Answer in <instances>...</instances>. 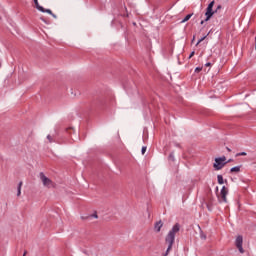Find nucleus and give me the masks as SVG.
Segmentation results:
<instances>
[{
    "label": "nucleus",
    "instance_id": "f03ea898",
    "mask_svg": "<svg viewBox=\"0 0 256 256\" xmlns=\"http://www.w3.org/2000/svg\"><path fill=\"white\" fill-rule=\"evenodd\" d=\"M225 161H227V157L225 156L215 158V162L213 164L215 171H221V169L227 165V162Z\"/></svg>",
    "mask_w": 256,
    "mask_h": 256
},
{
    "label": "nucleus",
    "instance_id": "f257e3e1",
    "mask_svg": "<svg viewBox=\"0 0 256 256\" xmlns=\"http://www.w3.org/2000/svg\"><path fill=\"white\" fill-rule=\"evenodd\" d=\"M180 230H181V225L179 223H176L166 235L165 243L166 245H168V248L164 253V256L169 255V251L173 249V245L175 244V235H177V233H179Z\"/></svg>",
    "mask_w": 256,
    "mask_h": 256
},
{
    "label": "nucleus",
    "instance_id": "f8f14e48",
    "mask_svg": "<svg viewBox=\"0 0 256 256\" xmlns=\"http://www.w3.org/2000/svg\"><path fill=\"white\" fill-rule=\"evenodd\" d=\"M217 179H218L219 185H223V183H225V181L223 180V175L219 174L217 176Z\"/></svg>",
    "mask_w": 256,
    "mask_h": 256
},
{
    "label": "nucleus",
    "instance_id": "a211bd4d",
    "mask_svg": "<svg viewBox=\"0 0 256 256\" xmlns=\"http://www.w3.org/2000/svg\"><path fill=\"white\" fill-rule=\"evenodd\" d=\"M146 151H147V146L142 147V155H145Z\"/></svg>",
    "mask_w": 256,
    "mask_h": 256
},
{
    "label": "nucleus",
    "instance_id": "6ab92c4d",
    "mask_svg": "<svg viewBox=\"0 0 256 256\" xmlns=\"http://www.w3.org/2000/svg\"><path fill=\"white\" fill-rule=\"evenodd\" d=\"M48 15H51L54 19H57V15H55L53 11H51V13H48Z\"/></svg>",
    "mask_w": 256,
    "mask_h": 256
},
{
    "label": "nucleus",
    "instance_id": "39448f33",
    "mask_svg": "<svg viewBox=\"0 0 256 256\" xmlns=\"http://www.w3.org/2000/svg\"><path fill=\"white\" fill-rule=\"evenodd\" d=\"M235 245L240 253H245L243 249V236H238L235 241Z\"/></svg>",
    "mask_w": 256,
    "mask_h": 256
},
{
    "label": "nucleus",
    "instance_id": "dca6fc26",
    "mask_svg": "<svg viewBox=\"0 0 256 256\" xmlns=\"http://www.w3.org/2000/svg\"><path fill=\"white\" fill-rule=\"evenodd\" d=\"M47 139H48L49 143H53L55 141V140H53V136H51V135H48Z\"/></svg>",
    "mask_w": 256,
    "mask_h": 256
},
{
    "label": "nucleus",
    "instance_id": "4be33fe9",
    "mask_svg": "<svg viewBox=\"0 0 256 256\" xmlns=\"http://www.w3.org/2000/svg\"><path fill=\"white\" fill-rule=\"evenodd\" d=\"M91 217H94V219H98V218H99V216L97 215V213L92 214Z\"/></svg>",
    "mask_w": 256,
    "mask_h": 256
},
{
    "label": "nucleus",
    "instance_id": "9b49d317",
    "mask_svg": "<svg viewBox=\"0 0 256 256\" xmlns=\"http://www.w3.org/2000/svg\"><path fill=\"white\" fill-rule=\"evenodd\" d=\"M23 187V182H19L18 188H17V197L21 196V188Z\"/></svg>",
    "mask_w": 256,
    "mask_h": 256
},
{
    "label": "nucleus",
    "instance_id": "20e7f679",
    "mask_svg": "<svg viewBox=\"0 0 256 256\" xmlns=\"http://www.w3.org/2000/svg\"><path fill=\"white\" fill-rule=\"evenodd\" d=\"M215 5V1H212L208 4V7L206 8L205 13V21H209L215 15V11H213V6Z\"/></svg>",
    "mask_w": 256,
    "mask_h": 256
},
{
    "label": "nucleus",
    "instance_id": "ddd939ff",
    "mask_svg": "<svg viewBox=\"0 0 256 256\" xmlns=\"http://www.w3.org/2000/svg\"><path fill=\"white\" fill-rule=\"evenodd\" d=\"M168 160L169 161H175V154L173 152H171L168 156Z\"/></svg>",
    "mask_w": 256,
    "mask_h": 256
},
{
    "label": "nucleus",
    "instance_id": "4468645a",
    "mask_svg": "<svg viewBox=\"0 0 256 256\" xmlns=\"http://www.w3.org/2000/svg\"><path fill=\"white\" fill-rule=\"evenodd\" d=\"M247 156V152H240L236 154V157H245Z\"/></svg>",
    "mask_w": 256,
    "mask_h": 256
},
{
    "label": "nucleus",
    "instance_id": "423d86ee",
    "mask_svg": "<svg viewBox=\"0 0 256 256\" xmlns=\"http://www.w3.org/2000/svg\"><path fill=\"white\" fill-rule=\"evenodd\" d=\"M229 194V190L227 187L223 186L220 192L221 199L224 203H227V195Z\"/></svg>",
    "mask_w": 256,
    "mask_h": 256
},
{
    "label": "nucleus",
    "instance_id": "7ed1b4c3",
    "mask_svg": "<svg viewBox=\"0 0 256 256\" xmlns=\"http://www.w3.org/2000/svg\"><path fill=\"white\" fill-rule=\"evenodd\" d=\"M40 179L44 187H48V189H51V187H55V183L51 179L47 178V176H45L43 172H40Z\"/></svg>",
    "mask_w": 256,
    "mask_h": 256
},
{
    "label": "nucleus",
    "instance_id": "2eb2a0df",
    "mask_svg": "<svg viewBox=\"0 0 256 256\" xmlns=\"http://www.w3.org/2000/svg\"><path fill=\"white\" fill-rule=\"evenodd\" d=\"M205 39H207V35H205L204 37L200 38L196 45H199V43H202V41H205Z\"/></svg>",
    "mask_w": 256,
    "mask_h": 256
},
{
    "label": "nucleus",
    "instance_id": "6e6552de",
    "mask_svg": "<svg viewBox=\"0 0 256 256\" xmlns=\"http://www.w3.org/2000/svg\"><path fill=\"white\" fill-rule=\"evenodd\" d=\"M161 227H163V221L160 220L155 223L154 230L156 231V233H159L161 231Z\"/></svg>",
    "mask_w": 256,
    "mask_h": 256
},
{
    "label": "nucleus",
    "instance_id": "bb28decb",
    "mask_svg": "<svg viewBox=\"0 0 256 256\" xmlns=\"http://www.w3.org/2000/svg\"><path fill=\"white\" fill-rule=\"evenodd\" d=\"M217 9H221V5H219V6L217 7Z\"/></svg>",
    "mask_w": 256,
    "mask_h": 256
},
{
    "label": "nucleus",
    "instance_id": "0eeeda50",
    "mask_svg": "<svg viewBox=\"0 0 256 256\" xmlns=\"http://www.w3.org/2000/svg\"><path fill=\"white\" fill-rule=\"evenodd\" d=\"M33 1L38 11H41V13H51V9H45L43 8V6L39 5V0H33Z\"/></svg>",
    "mask_w": 256,
    "mask_h": 256
},
{
    "label": "nucleus",
    "instance_id": "393cba45",
    "mask_svg": "<svg viewBox=\"0 0 256 256\" xmlns=\"http://www.w3.org/2000/svg\"><path fill=\"white\" fill-rule=\"evenodd\" d=\"M233 161L232 159H229L228 161L225 160V163H231Z\"/></svg>",
    "mask_w": 256,
    "mask_h": 256
},
{
    "label": "nucleus",
    "instance_id": "412c9836",
    "mask_svg": "<svg viewBox=\"0 0 256 256\" xmlns=\"http://www.w3.org/2000/svg\"><path fill=\"white\" fill-rule=\"evenodd\" d=\"M194 55H195V51H192V52L190 53V55H189V59H191L192 57H194Z\"/></svg>",
    "mask_w": 256,
    "mask_h": 256
},
{
    "label": "nucleus",
    "instance_id": "b1692460",
    "mask_svg": "<svg viewBox=\"0 0 256 256\" xmlns=\"http://www.w3.org/2000/svg\"><path fill=\"white\" fill-rule=\"evenodd\" d=\"M205 22H207V20H202L201 22H200V25H203Z\"/></svg>",
    "mask_w": 256,
    "mask_h": 256
},
{
    "label": "nucleus",
    "instance_id": "5701e85b",
    "mask_svg": "<svg viewBox=\"0 0 256 256\" xmlns=\"http://www.w3.org/2000/svg\"><path fill=\"white\" fill-rule=\"evenodd\" d=\"M206 67H211V62L205 64Z\"/></svg>",
    "mask_w": 256,
    "mask_h": 256
},
{
    "label": "nucleus",
    "instance_id": "9d476101",
    "mask_svg": "<svg viewBox=\"0 0 256 256\" xmlns=\"http://www.w3.org/2000/svg\"><path fill=\"white\" fill-rule=\"evenodd\" d=\"M191 17H193V13L192 14H187L184 19L181 21V23H187V21H189V19H191Z\"/></svg>",
    "mask_w": 256,
    "mask_h": 256
},
{
    "label": "nucleus",
    "instance_id": "cd10ccee",
    "mask_svg": "<svg viewBox=\"0 0 256 256\" xmlns=\"http://www.w3.org/2000/svg\"><path fill=\"white\" fill-rule=\"evenodd\" d=\"M27 255V252H24L23 256Z\"/></svg>",
    "mask_w": 256,
    "mask_h": 256
},
{
    "label": "nucleus",
    "instance_id": "aec40b11",
    "mask_svg": "<svg viewBox=\"0 0 256 256\" xmlns=\"http://www.w3.org/2000/svg\"><path fill=\"white\" fill-rule=\"evenodd\" d=\"M40 19H41V21H43L44 23H46V25H49V22H48L47 20H45V18L41 17Z\"/></svg>",
    "mask_w": 256,
    "mask_h": 256
},
{
    "label": "nucleus",
    "instance_id": "a878e982",
    "mask_svg": "<svg viewBox=\"0 0 256 256\" xmlns=\"http://www.w3.org/2000/svg\"><path fill=\"white\" fill-rule=\"evenodd\" d=\"M227 151H229V153H231V149L229 147H226Z\"/></svg>",
    "mask_w": 256,
    "mask_h": 256
},
{
    "label": "nucleus",
    "instance_id": "1a4fd4ad",
    "mask_svg": "<svg viewBox=\"0 0 256 256\" xmlns=\"http://www.w3.org/2000/svg\"><path fill=\"white\" fill-rule=\"evenodd\" d=\"M241 171V166H235L230 169V173H239Z\"/></svg>",
    "mask_w": 256,
    "mask_h": 256
},
{
    "label": "nucleus",
    "instance_id": "f3484780",
    "mask_svg": "<svg viewBox=\"0 0 256 256\" xmlns=\"http://www.w3.org/2000/svg\"><path fill=\"white\" fill-rule=\"evenodd\" d=\"M202 70H203V68L197 67V68L195 69V73H200V71H202Z\"/></svg>",
    "mask_w": 256,
    "mask_h": 256
}]
</instances>
